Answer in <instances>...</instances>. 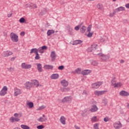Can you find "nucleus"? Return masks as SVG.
<instances>
[{"label":"nucleus","instance_id":"f257e3e1","mask_svg":"<svg viewBox=\"0 0 129 129\" xmlns=\"http://www.w3.org/2000/svg\"><path fill=\"white\" fill-rule=\"evenodd\" d=\"M14 116H12L9 120L11 121V122H16V121H20L21 119H20V117H22V113H16L14 114Z\"/></svg>","mask_w":129,"mask_h":129},{"label":"nucleus","instance_id":"f03ea898","mask_svg":"<svg viewBox=\"0 0 129 129\" xmlns=\"http://www.w3.org/2000/svg\"><path fill=\"white\" fill-rule=\"evenodd\" d=\"M97 55L99 56V58H100V59L102 60L103 61H106V60H108V59H109V55H105L102 53H98Z\"/></svg>","mask_w":129,"mask_h":129},{"label":"nucleus","instance_id":"7ed1b4c3","mask_svg":"<svg viewBox=\"0 0 129 129\" xmlns=\"http://www.w3.org/2000/svg\"><path fill=\"white\" fill-rule=\"evenodd\" d=\"M10 37H11V40H12V41H13V42H17L19 41V39H18V35H16V34H15V33L12 32L10 34Z\"/></svg>","mask_w":129,"mask_h":129},{"label":"nucleus","instance_id":"20e7f679","mask_svg":"<svg viewBox=\"0 0 129 129\" xmlns=\"http://www.w3.org/2000/svg\"><path fill=\"white\" fill-rule=\"evenodd\" d=\"M31 84L32 85V87L34 86H36V87H39V86H42V85H40L39 83V81L37 80H33L31 81Z\"/></svg>","mask_w":129,"mask_h":129},{"label":"nucleus","instance_id":"39448f33","mask_svg":"<svg viewBox=\"0 0 129 129\" xmlns=\"http://www.w3.org/2000/svg\"><path fill=\"white\" fill-rule=\"evenodd\" d=\"M7 91H8V87L5 86L0 92V95L1 96H4V95H6Z\"/></svg>","mask_w":129,"mask_h":129},{"label":"nucleus","instance_id":"423d86ee","mask_svg":"<svg viewBox=\"0 0 129 129\" xmlns=\"http://www.w3.org/2000/svg\"><path fill=\"white\" fill-rule=\"evenodd\" d=\"M102 84V82H98L96 83H93L92 84V87L94 89H97V88H98V87H99V86H100V85H101Z\"/></svg>","mask_w":129,"mask_h":129},{"label":"nucleus","instance_id":"0eeeda50","mask_svg":"<svg viewBox=\"0 0 129 129\" xmlns=\"http://www.w3.org/2000/svg\"><path fill=\"white\" fill-rule=\"evenodd\" d=\"M96 47H97V44H94L91 45V47L88 48V52H92L93 51H95V50H96Z\"/></svg>","mask_w":129,"mask_h":129},{"label":"nucleus","instance_id":"6e6552de","mask_svg":"<svg viewBox=\"0 0 129 129\" xmlns=\"http://www.w3.org/2000/svg\"><path fill=\"white\" fill-rule=\"evenodd\" d=\"M72 101V97L71 96L65 97L63 99H62V102H68L69 103Z\"/></svg>","mask_w":129,"mask_h":129},{"label":"nucleus","instance_id":"1a4fd4ad","mask_svg":"<svg viewBox=\"0 0 129 129\" xmlns=\"http://www.w3.org/2000/svg\"><path fill=\"white\" fill-rule=\"evenodd\" d=\"M105 92H107V91H95L94 94L97 96H100V95L104 94Z\"/></svg>","mask_w":129,"mask_h":129},{"label":"nucleus","instance_id":"9d476101","mask_svg":"<svg viewBox=\"0 0 129 129\" xmlns=\"http://www.w3.org/2000/svg\"><path fill=\"white\" fill-rule=\"evenodd\" d=\"M21 67L23 69H30V68H32V65L27 64L26 63L23 62L21 64Z\"/></svg>","mask_w":129,"mask_h":129},{"label":"nucleus","instance_id":"9b49d317","mask_svg":"<svg viewBox=\"0 0 129 129\" xmlns=\"http://www.w3.org/2000/svg\"><path fill=\"white\" fill-rule=\"evenodd\" d=\"M121 126H122V125L119 121L116 122L114 124V127H115V129H120Z\"/></svg>","mask_w":129,"mask_h":129},{"label":"nucleus","instance_id":"f8f14e48","mask_svg":"<svg viewBox=\"0 0 129 129\" xmlns=\"http://www.w3.org/2000/svg\"><path fill=\"white\" fill-rule=\"evenodd\" d=\"M50 57L51 58V61L52 62H54V61H55V60H56L57 55H56V53L55 52V51H53L51 52V54H50Z\"/></svg>","mask_w":129,"mask_h":129},{"label":"nucleus","instance_id":"ddd939ff","mask_svg":"<svg viewBox=\"0 0 129 129\" xmlns=\"http://www.w3.org/2000/svg\"><path fill=\"white\" fill-rule=\"evenodd\" d=\"M33 87V86L32 85V83L30 82H26L25 84V88L26 89H30V88H32Z\"/></svg>","mask_w":129,"mask_h":129},{"label":"nucleus","instance_id":"4468645a","mask_svg":"<svg viewBox=\"0 0 129 129\" xmlns=\"http://www.w3.org/2000/svg\"><path fill=\"white\" fill-rule=\"evenodd\" d=\"M91 27H92V25L90 24L87 28V32H89V33L87 35V37H92V35L93 34L92 33H91L90 31H91Z\"/></svg>","mask_w":129,"mask_h":129},{"label":"nucleus","instance_id":"2eb2a0df","mask_svg":"<svg viewBox=\"0 0 129 129\" xmlns=\"http://www.w3.org/2000/svg\"><path fill=\"white\" fill-rule=\"evenodd\" d=\"M60 83L64 87H67L69 84V82L66 80H62L61 81Z\"/></svg>","mask_w":129,"mask_h":129},{"label":"nucleus","instance_id":"dca6fc26","mask_svg":"<svg viewBox=\"0 0 129 129\" xmlns=\"http://www.w3.org/2000/svg\"><path fill=\"white\" fill-rule=\"evenodd\" d=\"M91 112H95V111H97L98 110V108L96 105H93L91 107V108L90 109Z\"/></svg>","mask_w":129,"mask_h":129},{"label":"nucleus","instance_id":"f3484780","mask_svg":"<svg viewBox=\"0 0 129 129\" xmlns=\"http://www.w3.org/2000/svg\"><path fill=\"white\" fill-rule=\"evenodd\" d=\"M119 95L121 96H129V93L125 91H121L119 92Z\"/></svg>","mask_w":129,"mask_h":129},{"label":"nucleus","instance_id":"a211bd4d","mask_svg":"<svg viewBox=\"0 0 129 129\" xmlns=\"http://www.w3.org/2000/svg\"><path fill=\"white\" fill-rule=\"evenodd\" d=\"M14 91H15L14 93L15 96H18L19 95L21 94V90L18 89V88H14Z\"/></svg>","mask_w":129,"mask_h":129},{"label":"nucleus","instance_id":"6ab92c4d","mask_svg":"<svg viewBox=\"0 0 129 129\" xmlns=\"http://www.w3.org/2000/svg\"><path fill=\"white\" fill-rule=\"evenodd\" d=\"M43 68L47 70H53V66L49 64H45L43 67Z\"/></svg>","mask_w":129,"mask_h":129},{"label":"nucleus","instance_id":"aec40b11","mask_svg":"<svg viewBox=\"0 0 129 129\" xmlns=\"http://www.w3.org/2000/svg\"><path fill=\"white\" fill-rule=\"evenodd\" d=\"M67 30L68 31V33L70 35H73V29L70 25L67 26Z\"/></svg>","mask_w":129,"mask_h":129},{"label":"nucleus","instance_id":"412c9836","mask_svg":"<svg viewBox=\"0 0 129 129\" xmlns=\"http://www.w3.org/2000/svg\"><path fill=\"white\" fill-rule=\"evenodd\" d=\"M60 121L62 124H66V118L64 116H61L60 118Z\"/></svg>","mask_w":129,"mask_h":129},{"label":"nucleus","instance_id":"4be33fe9","mask_svg":"<svg viewBox=\"0 0 129 129\" xmlns=\"http://www.w3.org/2000/svg\"><path fill=\"white\" fill-rule=\"evenodd\" d=\"M90 73H91V71L89 70H85L82 72L83 75H88V74H90Z\"/></svg>","mask_w":129,"mask_h":129},{"label":"nucleus","instance_id":"5701e85b","mask_svg":"<svg viewBox=\"0 0 129 129\" xmlns=\"http://www.w3.org/2000/svg\"><path fill=\"white\" fill-rule=\"evenodd\" d=\"M37 70L39 72H43V69L42 68V64L41 63H37Z\"/></svg>","mask_w":129,"mask_h":129},{"label":"nucleus","instance_id":"b1692460","mask_svg":"<svg viewBox=\"0 0 129 129\" xmlns=\"http://www.w3.org/2000/svg\"><path fill=\"white\" fill-rule=\"evenodd\" d=\"M51 79H57L59 78V75L58 74H54L51 76Z\"/></svg>","mask_w":129,"mask_h":129},{"label":"nucleus","instance_id":"393cba45","mask_svg":"<svg viewBox=\"0 0 129 129\" xmlns=\"http://www.w3.org/2000/svg\"><path fill=\"white\" fill-rule=\"evenodd\" d=\"M47 117L43 118V117H40L38 119H37L38 121H40L41 122H43L44 121H46L47 120Z\"/></svg>","mask_w":129,"mask_h":129},{"label":"nucleus","instance_id":"a878e982","mask_svg":"<svg viewBox=\"0 0 129 129\" xmlns=\"http://www.w3.org/2000/svg\"><path fill=\"white\" fill-rule=\"evenodd\" d=\"M124 10H125V8H124V7H120L115 9V13H116V12H120V11H124Z\"/></svg>","mask_w":129,"mask_h":129},{"label":"nucleus","instance_id":"bb28decb","mask_svg":"<svg viewBox=\"0 0 129 129\" xmlns=\"http://www.w3.org/2000/svg\"><path fill=\"white\" fill-rule=\"evenodd\" d=\"M55 31L54 30H48L47 32V36H51L52 34H54Z\"/></svg>","mask_w":129,"mask_h":129},{"label":"nucleus","instance_id":"cd10ccee","mask_svg":"<svg viewBox=\"0 0 129 129\" xmlns=\"http://www.w3.org/2000/svg\"><path fill=\"white\" fill-rule=\"evenodd\" d=\"M85 31H86V27L85 26H83L80 29L81 33H82V34H84V33H85Z\"/></svg>","mask_w":129,"mask_h":129},{"label":"nucleus","instance_id":"c85d7f7f","mask_svg":"<svg viewBox=\"0 0 129 129\" xmlns=\"http://www.w3.org/2000/svg\"><path fill=\"white\" fill-rule=\"evenodd\" d=\"M82 41L81 40H77L74 42L73 45H78V44H81L82 43Z\"/></svg>","mask_w":129,"mask_h":129},{"label":"nucleus","instance_id":"c756f323","mask_svg":"<svg viewBox=\"0 0 129 129\" xmlns=\"http://www.w3.org/2000/svg\"><path fill=\"white\" fill-rule=\"evenodd\" d=\"M37 52H38V50L37 49V48H32L31 49L30 53V54H33V53H35V54H36Z\"/></svg>","mask_w":129,"mask_h":129},{"label":"nucleus","instance_id":"7c9ffc66","mask_svg":"<svg viewBox=\"0 0 129 129\" xmlns=\"http://www.w3.org/2000/svg\"><path fill=\"white\" fill-rule=\"evenodd\" d=\"M120 86H122V84H121V83L119 82L118 83H114V87L116 88V87H120Z\"/></svg>","mask_w":129,"mask_h":129},{"label":"nucleus","instance_id":"2f4dec72","mask_svg":"<svg viewBox=\"0 0 129 129\" xmlns=\"http://www.w3.org/2000/svg\"><path fill=\"white\" fill-rule=\"evenodd\" d=\"M21 128H23V129H30V127L29 126L25 124H22L21 125Z\"/></svg>","mask_w":129,"mask_h":129},{"label":"nucleus","instance_id":"473e14b6","mask_svg":"<svg viewBox=\"0 0 129 129\" xmlns=\"http://www.w3.org/2000/svg\"><path fill=\"white\" fill-rule=\"evenodd\" d=\"M28 106L29 107V108H32V107H34V103L32 102H30L27 104Z\"/></svg>","mask_w":129,"mask_h":129},{"label":"nucleus","instance_id":"72a5a7b5","mask_svg":"<svg viewBox=\"0 0 129 129\" xmlns=\"http://www.w3.org/2000/svg\"><path fill=\"white\" fill-rule=\"evenodd\" d=\"M97 8L99 10H100L101 11H102V8H103V6L102 4H98L97 5Z\"/></svg>","mask_w":129,"mask_h":129},{"label":"nucleus","instance_id":"f704fd0d","mask_svg":"<svg viewBox=\"0 0 129 129\" xmlns=\"http://www.w3.org/2000/svg\"><path fill=\"white\" fill-rule=\"evenodd\" d=\"M75 72H76V73L77 74H80V72H81V68H77L76 70H75Z\"/></svg>","mask_w":129,"mask_h":129},{"label":"nucleus","instance_id":"c9c22d12","mask_svg":"<svg viewBox=\"0 0 129 129\" xmlns=\"http://www.w3.org/2000/svg\"><path fill=\"white\" fill-rule=\"evenodd\" d=\"M111 85H114V83H116V79L114 78L111 81Z\"/></svg>","mask_w":129,"mask_h":129},{"label":"nucleus","instance_id":"e433bc0d","mask_svg":"<svg viewBox=\"0 0 129 129\" xmlns=\"http://www.w3.org/2000/svg\"><path fill=\"white\" fill-rule=\"evenodd\" d=\"M35 55H36L35 57V60H39V59H40V55H39V53H38V52L35 53Z\"/></svg>","mask_w":129,"mask_h":129},{"label":"nucleus","instance_id":"4c0bfd02","mask_svg":"<svg viewBox=\"0 0 129 129\" xmlns=\"http://www.w3.org/2000/svg\"><path fill=\"white\" fill-rule=\"evenodd\" d=\"M91 64L92 65H93V66H97L98 62H97L96 60H93Z\"/></svg>","mask_w":129,"mask_h":129},{"label":"nucleus","instance_id":"58836bf2","mask_svg":"<svg viewBox=\"0 0 129 129\" xmlns=\"http://www.w3.org/2000/svg\"><path fill=\"white\" fill-rule=\"evenodd\" d=\"M91 120H92V121H93V122H96V121H97V117L93 116Z\"/></svg>","mask_w":129,"mask_h":129},{"label":"nucleus","instance_id":"ea45409f","mask_svg":"<svg viewBox=\"0 0 129 129\" xmlns=\"http://www.w3.org/2000/svg\"><path fill=\"white\" fill-rule=\"evenodd\" d=\"M25 21L26 20L24 17L20 18V19L19 20V22L21 24H24V23L25 22Z\"/></svg>","mask_w":129,"mask_h":129},{"label":"nucleus","instance_id":"a19ab883","mask_svg":"<svg viewBox=\"0 0 129 129\" xmlns=\"http://www.w3.org/2000/svg\"><path fill=\"white\" fill-rule=\"evenodd\" d=\"M83 23H82V24H80L77 26H76L75 27V30H76V31H79V29H80V27H81V25H82Z\"/></svg>","mask_w":129,"mask_h":129},{"label":"nucleus","instance_id":"79ce46f5","mask_svg":"<svg viewBox=\"0 0 129 129\" xmlns=\"http://www.w3.org/2000/svg\"><path fill=\"white\" fill-rule=\"evenodd\" d=\"M94 129H99V124L98 123L94 124Z\"/></svg>","mask_w":129,"mask_h":129},{"label":"nucleus","instance_id":"37998d69","mask_svg":"<svg viewBox=\"0 0 129 129\" xmlns=\"http://www.w3.org/2000/svg\"><path fill=\"white\" fill-rule=\"evenodd\" d=\"M87 112V110L85 109L84 111H83V113H81V115L82 116H86V115H85V113Z\"/></svg>","mask_w":129,"mask_h":129},{"label":"nucleus","instance_id":"c03bdc74","mask_svg":"<svg viewBox=\"0 0 129 129\" xmlns=\"http://www.w3.org/2000/svg\"><path fill=\"white\" fill-rule=\"evenodd\" d=\"M44 108H46V107L44 106H41L39 107V108L37 109V110H41V109H44Z\"/></svg>","mask_w":129,"mask_h":129},{"label":"nucleus","instance_id":"a18cd8bd","mask_svg":"<svg viewBox=\"0 0 129 129\" xmlns=\"http://www.w3.org/2000/svg\"><path fill=\"white\" fill-rule=\"evenodd\" d=\"M38 50L39 53H41V54H43V53H44V51L43 50V49H42V48H41V47H39Z\"/></svg>","mask_w":129,"mask_h":129},{"label":"nucleus","instance_id":"49530a36","mask_svg":"<svg viewBox=\"0 0 129 129\" xmlns=\"http://www.w3.org/2000/svg\"><path fill=\"white\" fill-rule=\"evenodd\" d=\"M41 48V50H47V49H48V47H47V46H43L41 47H40Z\"/></svg>","mask_w":129,"mask_h":129},{"label":"nucleus","instance_id":"de8ad7c7","mask_svg":"<svg viewBox=\"0 0 129 129\" xmlns=\"http://www.w3.org/2000/svg\"><path fill=\"white\" fill-rule=\"evenodd\" d=\"M44 125H40L37 126V128L38 129H42L44 128Z\"/></svg>","mask_w":129,"mask_h":129},{"label":"nucleus","instance_id":"09e8293b","mask_svg":"<svg viewBox=\"0 0 129 129\" xmlns=\"http://www.w3.org/2000/svg\"><path fill=\"white\" fill-rule=\"evenodd\" d=\"M109 120V118H108V117H106L104 118V121H105V122H107V121H108Z\"/></svg>","mask_w":129,"mask_h":129},{"label":"nucleus","instance_id":"8fccbe9b","mask_svg":"<svg viewBox=\"0 0 129 129\" xmlns=\"http://www.w3.org/2000/svg\"><path fill=\"white\" fill-rule=\"evenodd\" d=\"M36 8H37V5H33L30 6V9H36Z\"/></svg>","mask_w":129,"mask_h":129},{"label":"nucleus","instance_id":"3c124183","mask_svg":"<svg viewBox=\"0 0 129 129\" xmlns=\"http://www.w3.org/2000/svg\"><path fill=\"white\" fill-rule=\"evenodd\" d=\"M8 70L10 71V72H13L14 71V68L12 67L8 68Z\"/></svg>","mask_w":129,"mask_h":129},{"label":"nucleus","instance_id":"603ef678","mask_svg":"<svg viewBox=\"0 0 129 129\" xmlns=\"http://www.w3.org/2000/svg\"><path fill=\"white\" fill-rule=\"evenodd\" d=\"M58 70H63V69H64L63 66H60L58 67Z\"/></svg>","mask_w":129,"mask_h":129},{"label":"nucleus","instance_id":"864d4df0","mask_svg":"<svg viewBox=\"0 0 129 129\" xmlns=\"http://www.w3.org/2000/svg\"><path fill=\"white\" fill-rule=\"evenodd\" d=\"M45 13H46V10L44 9L41 11L42 16H43V15H45Z\"/></svg>","mask_w":129,"mask_h":129},{"label":"nucleus","instance_id":"5fc2aeb1","mask_svg":"<svg viewBox=\"0 0 129 129\" xmlns=\"http://www.w3.org/2000/svg\"><path fill=\"white\" fill-rule=\"evenodd\" d=\"M3 56V57H9V54H8V53H4Z\"/></svg>","mask_w":129,"mask_h":129},{"label":"nucleus","instance_id":"6e6d98bb","mask_svg":"<svg viewBox=\"0 0 129 129\" xmlns=\"http://www.w3.org/2000/svg\"><path fill=\"white\" fill-rule=\"evenodd\" d=\"M70 90V88H64V92H66L67 91H69Z\"/></svg>","mask_w":129,"mask_h":129},{"label":"nucleus","instance_id":"4d7b16f0","mask_svg":"<svg viewBox=\"0 0 129 129\" xmlns=\"http://www.w3.org/2000/svg\"><path fill=\"white\" fill-rule=\"evenodd\" d=\"M8 53V56H11V55H13V52L12 51H9Z\"/></svg>","mask_w":129,"mask_h":129},{"label":"nucleus","instance_id":"13d9d810","mask_svg":"<svg viewBox=\"0 0 129 129\" xmlns=\"http://www.w3.org/2000/svg\"><path fill=\"white\" fill-rule=\"evenodd\" d=\"M60 91H62V92H65V88H61Z\"/></svg>","mask_w":129,"mask_h":129},{"label":"nucleus","instance_id":"bf43d9fd","mask_svg":"<svg viewBox=\"0 0 129 129\" xmlns=\"http://www.w3.org/2000/svg\"><path fill=\"white\" fill-rule=\"evenodd\" d=\"M114 15H115V14L114 13H110L109 16L111 17H112L113 16H114Z\"/></svg>","mask_w":129,"mask_h":129},{"label":"nucleus","instance_id":"052dcab7","mask_svg":"<svg viewBox=\"0 0 129 129\" xmlns=\"http://www.w3.org/2000/svg\"><path fill=\"white\" fill-rule=\"evenodd\" d=\"M20 35H21V36H25V32H24V31L21 32L20 33Z\"/></svg>","mask_w":129,"mask_h":129},{"label":"nucleus","instance_id":"680f3d73","mask_svg":"<svg viewBox=\"0 0 129 129\" xmlns=\"http://www.w3.org/2000/svg\"><path fill=\"white\" fill-rule=\"evenodd\" d=\"M125 8H126V9H129V3L126 4L125 5Z\"/></svg>","mask_w":129,"mask_h":129},{"label":"nucleus","instance_id":"e2e57ef3","mask_svg":"<svg viewBox=\"0 0 129 129\" xmlns=\"http://www.w3.org/2000/svg\"><path fill=\"white\" fill-rule=\"evenodd\" d=\"M83 94H85V95H87V92H86V90H84L83 91Z\"/></svg>","mask_w":129,"mask_h":129},{"label":"nucleus","instance_id":"0e129e2a","mask_svg":"<svg viewBox=\"0 0 129 129\" xmlns=\"http://www.w3.org/2000/svg\"><path fill=\"white\" fill-rule=\"evenodd\" d=\"M16 56L12 57L11 59V61H14L15 59H16Z\"/></svg>","mask_w":129,"mask_h":129},{"label":"nucleus","instance_id":"69168bd1","mask_svg":"<svg viewBox=\"0 0 129 129\" xmlns=\"http://www.w3.org/2000/svg\"><path fill=\"white\" fill-rule=\"evenodd\" d=\"M30 7H31V6H30V5L26 4L25 5V8H30Z\"/></svg>","mask_w":129,"mask_h":129},{"label":"nucleus","instance_id":"338daca9","mask_svg":"<svg viewBox=\"0 0 129 129\" xmlns=\"http://www.w3.org/2000/svg\"><path fill=\"white\" fill-rule=\"evenodd\" d=\"M8 18H11V17H12V14H8Z\"/></svg>","mask_w":129,"mask_h":129},{"label":"nucleus","instance_id":"774afa93","mask_svg":"<svg viewBox=\"0 0 129 129\" xmlns=\"http://www.w3.org/2000/svg\"><path fill=\"white\" fill-rule=\"evenodd\" d=\"M120 63H124V60L123 59L121 60Z\"/></svg>","mask_w":129,"mask_h":129}]
</instances>
